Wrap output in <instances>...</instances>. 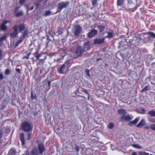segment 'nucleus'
Instances as JSON below:
<instances>
[{"mask_svg":"<svg viewBox=\"0 0 155 155\" xmlns=\"http://www.w3.org/2000/svg\"><path fill=\"white\" fill-rule=\"evenodd\" d=\"M90 44V43L89 41H87L84 43L82 49L84 52H85L89 49Z\"/></svg>","mask_w":155,"mask_h":155,"instance_id":"obj_12","label":"nucleus"},{"mask_svg":"<svg viewBox=\"0 0 155 155\" xmlns=\"http://www.w3.org/2000/svg\"><path fill=\"white\" fill-rule=\"evenodd\" d=\"M145 112V110L144 109L141 108L139 110L138 112L141 114H144Z\"/></svg>","mask_w":155,"mask_h":155,"instance_id":"obj_28","label":"nucleus"},{"mask_svg":"<svg viewBox=\"0 0 155 155\" xmlns=\"http://www.w3.org/2000/svg\"><path fill=\"white\" fill-rule=\"evenodd\" d=\"M104 37L97 38L94 41V43L95 45H100L103 44L105 42Z\"/></svg>","mask_w":155,"mask_h":155,"instance_id":"obj_7","label":"nucleus"},{"mask_svg":"<svg viewBox=\"0 0 155 155\" xmlns=\"http://www.w3.org/2000/svg\"><path fill=\"white\" fill-rule=\"evenodd\" d=\"M3 78V75L2 74H0V79L2 80Z\"/></svg>","mask_w":155,"mask_h":155,"instance_id":"obj_52","label":"nucleus"},{"mask_svg":"<svg viewBox=\"0 0 155 155\" xmlns=\"http://www.w3.org/2000/svg\"><path fill=\"white\" fill-rule=\"evenodd\" d=\"M28 31L27 30H25L23 33V37L25 38L28 35Z\"/></svg>","mask_w":155,"mask_h":155,"instance_id":"obj_32","label":"nucleus"},{"mask_svg":"<svg viewBox=\"0 0 155 155\" xmlns=\"http://www.w3.org/2000/svg\"><path fill=\"white\" fill-rule=\"evenodd\" d=\"M150 128L153 130H155V124H152L150 125Z\"/></svg>","mask_w":155,"mask_h":155,"instance_id":"obj_38","label":"nucleus"},{"mask_svg":"<svg viewBox=\"0 0 155 155\" xmlns=\"http://www.w3.org/2000/svg\"><path fill=\"white\" fill-rule=\"evenodd\" d=\"M137 38L140 40H142L145 42L149 41V37L147 35V32L139 34L136 36Z\"/></svg>","mask_w":155,"mask_h":155,"instance_id":"obj_2","label":"nucleus"},{"mask_svg":"<svg viewBox=\"0 0 155 155\" xmlns=\"http://www.w3.org/2000/svg\"><path fill=\"white\" fill-rule=\"evenodd\" d=\"M148 114L151 116L155 117V111L152 110L149 111L148 112Z\"/></svg>","mask_w":155,"mask_h":155,"instance_id":"obj_22","label":"nucleus"},{"mask_svg":"<svg viewBox=\"0 0 155 155\" xmlns=\"http://www.w3.org/2000/svg\"><path fill=\"white\" fill-rule=\"evenodd\" d=\"M114 126V124L112 123H110L108 125V127L110 129H112L113 127Z\"/></svg>","mask_w":155,"mask_h":155,"instance_id":"obj_36","label":"nucleus"},{"mask_svg":"<svg viewBox=\"0 0 155 155\" xmlns=\"http://www.w3.org/2000/svg\"><path fill=\"white\" fill-rule=\"evenodd\" d=\"M97 0H93L92 2V5H95L96 4Z\"/></svg>","mask_w":155,"mask_h":155,"instance_id":"obj_49","label":"nucleus"},{"mask_svg":"<svg viewBox=\"0 0 155 155\" xmlns=\"http://www.w3.org/2000/svg\"><path fill=\"white\" fill-rule=\"evenodd\" d=\"M146 124V122L144 119L141 120L136 125V127L138 128H141Z\"/></svg>","mask_w":155,"mask_h":155,"instance_id":"obj_15","label":"nucleus"},{"mask_svg":"<svg viewBox=\"0 0 155 155\" xmlns=\"http://www.w3.org/2000/svg\"><path fill=\"white\" fill-rule=\"evenodd\" d=\"M97 27L100 32H103L105 28V26L103 25H99Z\"/></svg>","mask_w":155,"mask_h":155,"instance_id":"obj_20","label":"nucleus"},{"mask_svg":"<svg viewBox=\"0 0 155 155\" xmlns=\"http://www.w3.org/2000/svg\"><path fill=\"white\" fill-rule=\"evenodd\" d=\"M31 135V133H28L27 139H28V140H29L30 139Z\"/></svg>","mask_w":155,"mask_h":155,"instance_id":"obj_42","label":"nucleus"},{"mask_svg":"<svg viewBox=\"0 0 155 155\" xmlns=\"http://www.w3.org/2000/svg\"><path fill=\"white\" fill-rule=\"evenodd\" d=\"M71 146L72 147L76 150L77 152H78L79 151L80 149L79 147L75 144H72Z\"/></svg>","mask_w":155,"mask_h":155,"instance_id":"obj_21","label":"nucleus"},{"mask_svg":"<svg viewBox=\"0 0 155 155\" xmlns=\"http://www.w3.org/2000/svg\"><path fill=\"white\" fill-rule=\"evenodd\" d=\"M23 13L22 12H19L16 14V16L17 17L21 16L23 15Z\"/></svg>","mask_w":155,"mask_h":155,"instance_id":"obj_29","label":"nucleus"},{"mask_svg":"<svg viewBox=\"0 0 155 155\" xmlns=\"http://www.w3.org/2000/svg\"><path fill=\"white\" fill-rule=\"evenodd\" d=\"M144 155H149V153L144 152Z\"/></svg>","mask_w":155,"mask_h":155,"instance_id":"obj_61","label":"nucleus"},{"mask_svg":"<svg viewBox=\"0 0 155 155\" xmlns=\"http://www.w3.org/2000/svg\"><path fill=\"white\" fill-rule=\"evenodd\" d=\"M18 25H15L13 28L14 31L10 34V36L12 38H14L16 37L18 34Z\"/></svg>","mask_w":155,"mask_h":155,"instance_id":"obj_6","label":"nucleus"},{"mask_svg":"<svg viewBox=\"0 0 155 155\" xmlns=\"http://www.w3.org/2000/svg\"><path fill=\"white\" fill-rule=\"evenodd\" d=\"M25 155H29V152L28 151H26L25 152Z\"/></svg>","mask_w":155,"mask_h":155,"instance_id":"obj_57","label":"nucleus"},{"mask_svg":"<svg viewBox=\"0 0 155 155\" xmlns=\"http://www.w3.org/2000/svg\"><path fill=\"white\" fill-rule=\"evenodd\" d=\"M140 119V117H137L134 120H133L128 123V125L131 127L133 125H135L137 124Z\"/></svg>","mask_w":155,"mask_h":155,"instance_id":"obj_13","label":"nucleus"},{"mask_svg":"<svg viewBox=\"0 0 155 155\" xmlns=\"http://www.w3.org/2000/svg\"><path fill=\"white\" fill-rule=\"evenodd\" d=\"M149 121L152 123H155V118H150Z\"/></svg>","mask_w":155,"mask_h":155,"instance_id":"obj_43","label":"nucleus"},{"mask_svg":"<svg viewBox=\"0 0 155 155\" xmlns=\"http://www.w3.org/2000/svg\"><path fill=\"white\" fill-rule=\"evenodd\" d=\"M26 0H19V2L20 4H23L25 2Z\"/></svg>","mask_w":155,"mask_h":155,"instance_id":"obj_47","label":"nucleus"},{"mask_svg":"<svg viewBox=\"0 0 155 155\" xmlns=\"http://www.w3.org/2000/svg\"><path fill=\"white\" fill-rule=\"evenodd\" d=\"M37 60H39V58L41 56V55L38 53V52H36L34 54Z\"/></svg>","mask_w":155,"mask_h":155,"instance_id":"obj_27","label":"nucleus"},{"mask_svg":"<svg viewBox=\"0 0 155 155\" xmlns=\"http://www.w3.org/2000/svg\"><path fill=\"white\" fill-rule=\"evenodd\" d=\"M1 29L3 31H5L7 29V27L3 23L1 26Z\"/></svg>","mask_w":155,"mask_h":155,"instance_id":"obj_25","label":"nucleus"},{"mask_svg":"<svg viewBox=\"0 0 155 155\" xmlns=\"http://www.w3.org/2000/svg\"><path fill=\"white\" fill-rule=\"evenodd\" d=\"M10 73V70L9 69H6L5 74V75H9Z\"/></svg>","mask_w":155,"mask_h":155,"instance_id":"obj_33","label":"nucleus"},{"mask_svg":"<svg viewBox=\"0 0 155 155\" xmlns=\"http://www.w3.org/2000/svg\"><path fill=\"white\" fill-rule=\"evenodd\" d=\"M19 31L21 32L25 28V26L24 24H21L19 26L18 25Z\"/></svg>","mask_w":155,"mask_h":155,"instance_id":"obj_19","label":"nucleus"},{"mask_svg":"<svg viewBox=\"0 0 155 155\" xmlns=\"http://www.w3.org/2000/svg\"><path fill=\"white\" fill-rule=\"evenodd\" d=\"M132 117H131L130 115L127 114V115H123L121 118V120L122 121H130L132 119Z\"/></svg>","mask_w":155,"mask_h":155,"instance_id":"obj_11","label":"nucleus"},{"mask_svg":"<svg viewBox=\"0 0 155 155\" xmlns=\"http://www.w3.org/2000/svg\"><path fill=\"white\" fill-rule=\"evenodd\" d=\"M70 63V61L69 60H67L63 64L62 66L60 68L59 72L60 73L64 74L65 72V68H67L68 69V67L69 64Z\"/></svg>","mask_w":155,"mask_h":155,"instance_id":"obj_5","label":"nucleus"},{"mask_svg":"<svg viewBox=\"0 0 155 155\" xmlns=\"http://www.w3.org/2000/svg\"><path fill=\"white\" fill-rule=\"evenodd\" d=\"M40 3H39V2H38L37 3H36L35 4V5L36 6L37 8H38L40 5Z\"/></svg>","mask_w":155,"mask_h":155,"instance_id":"obj_51","label":"nucleus"},{"mask_svg":"<svg viewBox=\"0 0 155 155\" xmlns=\"http://www.w3.org/2000/svg\"><path fill=\"white\" fill-rule=\"evenodd\" d=\"M148 35H150V36L153 38H155V34L153 32H147Z\"/></svg>","mask_w":155,"mask_h":155,"instance_id":"obj_24","label":"nucleus"},{"mask_svg":"<svg viewBox=\"0 0 155 155\" xmlns=\"http://www.w3.org/2000/svg\"><path fill=\"white\" fill-rule=\"evenodd\" d=\"M33 115L35 117L38 115V113L37 112H36V109H33Z\"/></svg>","mask_w":155,"mask_h":155,"instance_id":"obj_35","label":"nucleus"},{"mask_svg":"<svg viewBox=\"0 0 155 155\" xmlns=\"http://www.w3.org/2000/svg\"><path fill=\"white\" fill-rule=\"evenodd\" d=\"M6 37V36H4L0 38V41H2L5 40Z\"/></svg>","mask_w":155,"mask_h":155,"instance_id":"obj_41","label":"nucleus"},{"mask_svg":"<svg viewBox=\"0 0 155 155\" xmlns=\"http://www.w3.org/2000/svg\"><path fill=\"white\" fill-rule=\"evenodd\" d=\"M2 50H0V61L2 60Z\"/></svg>","mask_w":155,"mask_h":155,"instance_id":"obj_48","label":"nucleus"},{"mask_svg":"<svg viewBox=\"0 0 155 155\" xmlns=\"http://www.w3.org/2000/svg\"><path fill=\"white\" fill-rule=\"evenodd\" d=\"M39 152L37 148H35L32 149L30 155H38Z\"/></svg>","mask_w":155,"mask_h":155,"instance_id":"obj_16","label":"nucleus"},{"mask_svg":"<svg viewBox=\"0 0 155 155\" xmlns=\"http://www.w3.org/2000/svg\"><path fill=\"white\" fill-rule=\"evenodd\" d=\"M101 58H98L97 59V61H99L101 60Z\"/></svg>","mask_w":155,"mask_h":155,"instance_id":"obj_63","label":"nucleus"},{"mask_svg":"<svg viewBox=\"0 0 155 155\" xmlns=\"http://www.w3.org/2000/svg\"><path fill=\"white\" fill-rule=\"evenodd\" d=\"M85 72L88 76L90 77V75L89 74L90 71L89 69H86L85 70Z\"/></svg>","mask_w":155,"mask_h":155,"instance_id":"obj_37","label":"nucleus"},{"mask_svg":"<svg viewBox=\"0 0 155 155\" xmlns=\"http://www.w3.org/2000/svg\"><path fill=\"white\" fill-rule=\"evenodd\" d=\"M97 30L95 29H92L87 34V36L89 38H92L95 36L97 33Z\"/></svg>","mask_w":155,"mask_h":155,"instance_id":"obj_10","label":"nucleus"},{"mask_svg":"<svg viewBox=\"0 0 155 155\" xmlns=\"http://www.w3.org/2000/svg\"><path fill=\"white\" fill-rule=\"evenodd\" d=\"M82 30V28L79 25H77L75 26L74 29V34L76 36L79 35Z\"/></svg>","mask_w":155,"mask_h":155,"instance_id":"obj_8","label":"nucleus"},{"mask_svg":"<svg viewBox=\"0 0 155 155\" xmlns=\"http://www.w3.org/2000/svg\"><path fill=\"white\" fill-rule=\"evenodd\" d=\"M20 8V7L16 6L14 10L15 12H16Z\"/></svg>","mask_w":155,"mask_h":155,"instance_id":"obj_45","label":"nucleus"},{"mask_svg":"<svg viewBox=\"0 0 155 155\" xmlns=\"http://www.w3.org/2000/svg\"><path fill=\"white\" fill-rule=\"evenodd\" d=\"M108 34V35L107 36V38H110L113 37V33L111 32H107Z\"/></svg>","mask_w":155,"mask_h":155,"instance_id":"obj_26","label":"nucleus"},{"mask_svg":"<svg viewBox=\"0 0 155 155\" xmlns=\"http://www.w3.org/2000/svg\"><path fill=\"white\" fill-rule=\"evenodd\" d=\"M137 153L135 152H133L132 153V155H137Z\"/></svg>","mask_w":155,"mask_h":155,"instance_id":"obj_58","label":"nucleus"},{"mask_svg":"<svg viewBox=\"0 0 155 155\" xmlns=\"http://www.w3.org/2000/svg\"><path fill=\"white\" fill-rule=\"evenodd\" d=\"M3 141L2 140H0V147L3 146Z\"/></svg>","mask_w":155,"mask_h":155,"instance_id":"obj_53","label":"nucleus"},{"mask_svg":"<svg viewBox=\"0 0 155 155\" xmlns=\"http://www.w3.org/2000/svg\"><path fill=\"white\" fill-rule=\"evenodd\" d=\"M21 128L26 132H29L32 130V127L30 124L28 122H25L22 124Z\"/></svg>","mask_w":155,"mask_h":155,"instance_id":"obj_3","label":"nucleus"},{"mask_svg":"<svg viewBox=\"0 0 155 155\" xmlns=\"http://www.w3.org/2000/svg\"><path fill=\"white\" fill-rule=\"evenodd\" d=\"M16 150L15 149L12 148L9 151V155H16Z\"/></svg>","mask_w":155,"mask_h":155,"instance_id":"obj_18","label":"nucleus"},{"mask_svg":"<svg viewBox=\"0 0 155 155\" xmlns=\"http://www.w3.org/2000/svg\"><path fill=\"white\" fill-rule=\"evenodd\" d=\"M69 2H62L58 3L56 13L60 12L63 8H66L69 5Z\"/></svg>","mask_w":155,"mask_h":155,"instance_id":"obj_1","label":"nucleus"},{"mask_svg":"<svg viewBox=\"0 0 155 155\" xmlns=\"http://www.w3.org/2000/svg\"><path fill=\"white\" fill-rule=\"evenodd\" d=\"M132 146L134 148H137V149H140L142 148V147L140 146H139L137 144H133L132 145Z\"/></svg>","mask_w":155,"mask_h":155,"instance_id":"obj_30","label":"nucleus"},{"mask_svg":"<svg viewBox=\"0 0 155 155\" xmlns=\"http://www.w3.org/2000/svg\"><path fill=\"white\" fill-rule=\"evenodd\" d=\"M139 155H144V152H140L139 153Z\"/></svg>","mask_w":155,"mask_h":155,"instance_id":"obj_54","label":"nucleus"},{"mask_svg":"<svg viewBox=\"0 0 155 155\" xmlns=\"http://www.w3.org/2000/svg\"><path fill=\"white\" fill-rule=\"evenodd\" d=\"M84 91L87 94L88 96H89V93L88 92L86 91Z\"/></svg>","mask_w":155,"mask_h":155,"instance_id":"obj_59","label":"nucleus"},{"mask_svg":"<svg viewBox=\"0 0 155 155\" xmlns=\"http://www.w3.org/2000/svg\"><path fill=\"white\" fill-rule=\"evenodd\" d=\"M23 58H26V59H28L29 58L28 56H24Z\"/></svg>","mask_w":155,"mask_h":155,"instance_id":"obj_62","label":"nucleus"},{"mask_svg":"<svg viewBox=\"0 0 155 155\" xmlns=\"http://www.w3.org/2000/svg\"><path fill=\"white\" fill-rule=\"evenodd\" d=\"M20 139L22 145L25 144V138L24 134L23 133H21L20 134Z\"/></svg>","mask_w":155,"mask_h":155,"instance_id":"obj_14","label":"nucleus"},{"mask_svg":"<svg viewBox=\"0 0 155 155\" xmlns=\"http://www.w3.org/2000/svg\"><path fill=\"white\" fill-rule=\"evenodd\" d=\"M10 22V21H7V20H5V21H4V22H3V23L4 24H6L7 23H9Z\"/></svg>","mask_w":155,"mask_h":155,"instance_id":"obj_56","label":"nucleus"},{"mask_svg":"<svg viewBox=\"0 0 155 155\" xmlns=\"http://www.w3.org/2000/svg\"><path fill=\"white\" fill-rule=\"evenodd\" d=\"M149 87L148 86L145 87L141 91V92H143L144 91L149 90Z\"/></svg>","mask_w":155,"mask_h":155,"instance_id":"obj_31","label":"nucleus"},{"mask_svg":"<svg viewBox=\"0 0 155 155\" xmlns=\"http://www.w3.org/2000/svg\"><path fill=\"white\" fill-rule=\"evenodd\" d=\"M124 42L123 41H121L119 43V45L120 46L118 47H120L121 46L123 47L124 45Z\"/></svg>","mask_w":155,"mask_h":155,"instance_id":"obj_46","label":"nucleus"},{"mask_svg":"<svg viewBox=\"0 0 155 155\" xmlns=\"http://www.w3.org/2000/svg\"><path fill=\"white\" fill-rule=\"evenodd\" d=\"M38 150L40 154H42L45 150V148L44 145L42 143H40L38 144Z\"/></svg>","mask_w":155,"mask_h":155,"instance_id":"obj_9","label":"nucleus"},{"mask_svg":"<svg viewBox=\"0 0 155 155\" xmlns=\"http://www.w3.org/2000/svg\"><path fill=\"white\" fill-rule=\"evenodd\" d=\"M16 71L17 72H18L19 73H20V70L19 68H16Z\"/></svg>","mask_w":155,"mask_h":155,"instance_id":"obj_55","label":"nucleus"},{"mask_svg":"<svg viewBox=\"0 0 155 155\" xmlns=\"http://www.w3.org/2000/svg\"><path fill=\"white\" fill-rule=\"evenodd\" d=\"M48 86L49 87H50L51 82L50 81H48Z\"/></svg>","mask_w":155,"mask_h":155,"instance_id":"obj_60","label":"nucleus"},{"mask_svg":"<svg viewBox=\"0 0 155 155\" xmlns=\"http://www.w3.org/2000/svg\"><path fill=\"white\" fill-rule=\"evenodd\" d=\"M84 52L82 49V47L81 46H78L75 52V55L74 56V58H76L81 57L82 53Z\"/></svg>","mask_w":155,"mask_h":155,"instance_id":"obj_4","label":"nucleus"},{"mask_svg":"<svg viewBox=\"0 0 155 155\" xmlns=\"http://www.w3.org/2000/svg\"><path fill=\"white\" fill-rule=\"evenodd\" d=\"M51 14V12L50 11H48L45 12L44 14V15L45 16H48L49 15Z\"/></svg>","mask_w":155,"mask_h":155,"instance_id":"obj_34","label":"nucleus"},{"mask_svg":"<svg viewBox=\"0 0 155 155\" xmlns=\"http://www.w3.org/2000/svg\"><path fill=\"white\" fill-rule=\"evenodd\" d=\"M31 98L32 100L36 98V95H34L33 94L32 92H31Z\"/></svg>","mask_w":155,"mask_h":155,"instance_id":"obj_39","label":"nucleus"},{"mask_svg":"<svg viewBox=\"0 0 155 155\" xmlns=\"http://www.w3.org/2000/svg\"><path fill=\"white\" fill-rule=\"evenodd\" d=\"M128 2L129 6L131 4H132V5H134V4L132 3V0H128Z\"/></svg>","mask_w":155,"mask_h":155,"instance_id":"obj_44","label":"nucleus"},{"mask_svg":"<svg viewBox=\"0 0 155 155\" xmlns=\"http://www.w3.org/2000/svg\"><path fill=\"white\" fill-rule=\"evenodd\" d=\"M33 8H34V7H33V6H31V7L30 9L31 10H32L33 9Z\"/></svg>","mask_w":155,"mask_h":155,"instance_id":"obj_64","label":"nucleus"},{"mask_svg":"<svg viewBox=\"0 0 155 155\" xmlns=\"http://www.w3.org/2000/svg\"><path fill=\"white\" fill-rule=\"evenodd\" d=\"M10 130L8 128H7L5 129V132L6 133H9L10 132Z\"/></svg>","mask_w":155,"mask_h":155,"instance_id":"obj_50","label":"nucleus"},{"mask_svg":"<svg viewBox=\"0 0 155 155\" xmlns=\"http://www.w3.org/2000/svg\"><path fill=\"white\" fill-rule=\"evenodd\" d=\"M118 113L120 115H124L127 114V111L124 109H119L117 111Z\"/></svg>","mask_w":155,"mask_h":155,"instance_id":"obj_17","label":"nucleus"},{"mask_svg":"<svg viewBox=\"0 0 155 155\" xmlns=\"http://www.w3.org/2000/svg\"><path fill=\"white\" fill-rule=\"evenodd\" d=\"M137 7L135 6L134 8L129 9V10H130L132 12H134L135 10L137 9Z\"/></svg>","mask_w":155,"mask_h":155,"instance_id":"obj_40","label":"nucleus"},{"mask_svg":"<svg viewBox=\"0 0 155 155\" xmlns=\"http://www.w3.org/2000/svg\"><path fill=\"white\" fill-rule=\"evenodd\" d=\"M124 0H117V5L118 6H121L124 3Z\"/></svg>","mask_w":155,"mask_h":155,"instance_id":"obj_23","label":"nucleus"}]
</instances>
